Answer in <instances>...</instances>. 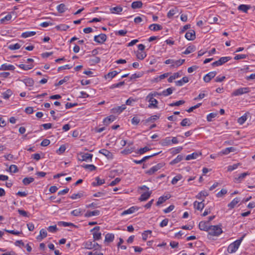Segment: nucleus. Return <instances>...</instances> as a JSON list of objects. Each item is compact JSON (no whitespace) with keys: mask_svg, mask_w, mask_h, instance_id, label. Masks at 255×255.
<instances>
[{"mask_svg":"<svg viewBox=\"0 0 255 255\" xmlns=\"http://www.w3.org/2000/svg\"><path fill=\"white\" fill-rule=\"evenodd\" d=\"M245 236V235H244L240 239L236 240L235 241L230 244L227 249L228 252L230 254H233L235 253L239 249Z\"/></svg>","mask_w":255,"mask_h":255,"instance_id":"obj_1","label":"nucleus"},{"mask_svg":"<svg viewBox=\"0 0 255 255\" xmlns=\"http://www.w3.org/2000/svg\"><path fill=\"white\" fill-rule=\"evenodd\" d=\"M82 245L83 248L87 250L95 249V250H101L102 248L101 246L97 243H93V242L90 240L85 242Z\"/></svg>","mask_w":255,"mask_h":255,"instance_id":"obj_2","label":"nucleus"},{"mask_svg":"<svg viewBox=\"0 0 255 255\" xmlns=\"http://www.w3.org/2000/svg\"><path fill=\"white\" fill-rule=\"evenodd\" d=\"M208 233L212 236H218L222 233V230L219 226H210Z\"/></svg>","mask_w":255,"mask_h":255,"instance_id":"obj_3","label":"nucleus"},{"mask_svg":"<svg viewBox=\"0 0 255 255\" xmlns=\"http://www.w3.org/2000/svg\"><path fill=\"white\" fill-rule=\"evenodd\" d=\"M100 227L96 226L91 230L90 232L92 233L93 238L94 241L100 240L102 238V234L100 232Z\"/></svg>","mask_w":255,"mask_h":255,"instance_id":"obj_4","label":"nucleus"},{"mask_svg":"<svg viewBox=\"0 0 255 255\" xmlns=\"http://www.w3.org/2000/svg\"><path fill=\"white\" fill-rule=\"evenodd\" d=\"M146 100L149 103L148 107L149 108L156 109L158 108V101L154 98L147 95L145 98Z\"/></svg>","mask_w":255,"mask_h":255,"instance_id":"obj_5","label":"nucleus"},{"mask_svg":"<svg viewBox=\"0 0 255 255\" xmlns=\"http://www.w3.org/2000/svg\"><path fill=\"white\" fill-rule=\"evenodd\" d=\"M250 92V88L249 87L240 88L235 90L232 93V96H238L239 95L246 94Z\"/></svg>","mask_w":255,"mask_h":255,"instance_id":"obj_6","label":"nucleus"},{"mask_svg":"<svg viewBox=\"0 0 255 255\" xmlns=\"http://www.w3.org/2000/svg\"><path fill=\"white\" fill-rule=\"evenodd\" d=\"M231 59V57H223L220 58L218 60L213 62L212 65L214 66H218L225 63Z\"/></svg>","mask_w":255,"mask_h":255,"instance_id":"obj_7","label":"nucleus"},{"mask_svg":"<svg viewBox=\"0 0 255 255\" xmlns=\"http://www.w3.org/2000/svg\"><path fill=\"white\" fill-rule=\"evenodd\" d=\"M93 154L88 153L81 154L79 160L82 161L91 162L92 161Z\"/></svg>","mask_w":255,"mask_h":255,"instance_id":"obj_8","label":"nucleus"},{"mask_svg":"<svg viewBox=\"0 0 255 255\" xmlns=\"http://www.w3.org/2000/svg\"><path fill=\"white\" fill-rule=\"evenodd\" d=\"M107 39V36L105 34H100L94 36V40L100 44L103 43Z\"/></svg>","mask_w":255,"mask_h":255,"instance_id":"obj_9","label":"nucleus"},{"mask_svg":"<svg viewBox=\"0 0 255 255\" xmlns=\"http://www.w3.org/2000/svg\"><path fill=\"white\" fill-rule=\"evenodd\" d=\"M100 214V211L98 210H95L94 211H87L85 214L84 216L86 218H90L93 216H98Z\"/></svg>","mask_w":255,"mask_h":255,"instance_id":"obj_10","label":"nucleus"},{"mask_svg":"<svg viewBox=\"0 0 255 255\" xmlns=\"http://www.w3.org/2000/svg\"><path fill=\"white\" fill-rule=\"evenodd\" d=\"M210 227L209 222L201 221L199 224V228L202 231H208Z\"/></svg>","mask_w":255,"mask_h":255,"instance_id":"obj_11","label":"nucleus"},{"mask_svg":"<svg viewBox=\"0 0 255 255\" xmlns=\"http://www.w3.org/2000/svg\"><path fill=\"white\" fill-rule=\"evenodd\" d=\"M138 210V208L136 206H132L129 208L124 211L121 215L124 216L127 215L131 214Z\"/></svg>","mask_w":255,"mask_h":255,"instance_id":"obj_12","label":"nucleus"},{"mask_svg":"<svg viewBox=\"0 0 255 255\" xmlns=\"http://www.w3.org/2000/svg\"><path fill=\"white\" fill-rule=\"evenodd\" d=\"M237 149L234 147H229L225 148V149L222 150L219 153H218V155H227L231 152H236Z\"/></svg>","mask_w":255,"mask_h":255,"instance_id":"obj_13","label":"nucleus"},{"mask_svg":"<svg viewBox=\"0 0 255 255\" xmlns=\"http://www.w3.org/2000/svg\"><path fill=\"white\" fill-rule=\"evenodd\" d=\"M85 212V210L84 209L81 208H77L75 210H73L71 211V214L73 216L76 217H80L83 215L84 212Z\"/></svg>","mask_w":255,"mask_h":255,"instance_id":"obj_14","label":"nucleus"},{"mask_svg":"<svg viewBox=\"0 0 255 255\" xmlns=\"http://www.w3.org/2000/svg\"><path fill=\"white\" fill-rule=\"evenodd\" d=\"M151 193V191H145L141 194L139 198V200L140 201H145L147 200L150 197Z\"/></svg>","mask_w":255,"mask_h":255,"instance_id":"obj_15","label":"nucleus"},{"mask_svg":"<svg viewBox=\"0 0 255 255\" xmlns=\"http://www.w3.org/2000/svg\"><path fill=\"white\" fill-rule=\"evenodd\" d=\"M216 72L215 71L208 73L204 77V81L206 83L209 82L211 80L216 76Z\"/></svg>","mask_w":255,"mask_h":255,"instance_id":"obj_16","label":"nucleus"},{"mask_svg":"<svg viewBox=\"0 0 255 255\" xmlns=\"http://www.w3.org/2000/svg\"><path fill=\"white\" fill-rule=\"evenodd\" d=\"M185 37L188 40H193L195 37V32L194 30H189L185 34Z\"/></svg>","mask_w":255,"mask_h":255,"instance_id":"obj_17","label":"nucleus"},{"mask_svg":"<svg viewBox=\"0 0 255 255\" xmlns=\"http://www.w3.org/2000/svg\"><path fill=\"white\" fill-rule=\"evenodd\" d=\"M126 108L127 107L125 105H122L121 106H118L113 108L112 109V112L114 114H120L124 110H125Z\"/></svg>","mask_w":255,"mask_h":255,"instance_id":"obj_18","label":"nucleus"},{"mask_svg":"<svg viewBox=\"0 0 255 255\" xmlns=\"http://www.w3.org/2000/svg\"><path fill=\"white\" fill-rule=\"evenodd\" d=\"M99 153L105 156L109 159H111L113 158L112 153L107 149H102L99 150Z\"/></svg>","mask_w":255,"mask_h":255,"instance_id":"obj_19","label":"nucleus"},{"mask_svg":"<svg viewBox=\"0 0 255 255\" xmlns=\"http://www.w3.org/2000/svg\"><path fill=\"white\" fill-rule=\"evenodd\" d=\"M201 155V153L200 152H193L190 154H188L186 156L185 159L186 160H190L197 158Z\"/></svg>","mask_w":255,"mask_h":255,"instance_id":"obj_20","label":"nucleus"},{"mask_svg":"<svg viewBox=\"0 0 255 255\" xmlns=\"http://www.w3.org/2000/svg\"><path fill=\"white\" fill-rule=\"evenodd\" d=\"M250 175V173L249 172H244L240 174L237 177H235L234 180L235 182L240 183L247 176Z\"/></svg>","mask_w":255,"mask_h":255,"instance_id":"obj_21","label":"nucleus"},{"mask_svg":"<svg viewBox=\"0 0 255 255\" xmlns=\"http://www.w3.org/2000/svg\"><path fill=\"white\" fill-rule=\"evenodd\" d=\"M47 233L46 230L44 229H42L41 230H40V231L39 232V235L38 236H37V237H36V239L38 241H41L43 239L46 238L47 237Z\"/></svg>","mask_w":255,"mask_h":255,"instance_id":"obj_22","label":"nucleus"},{"mask_svg":"<svg viewBox=\"0 0 255 255\" xmlns=\"http://www.w3.org/2000/svg\"><path fill=\"white\" fill-rule=\"evenodd\" d=\"M170 198V195L169 194H167L165 196H162L159 197L158 200L156 202V205L159 206L160 204L165 202L167 200Z\"/></svg>","mask_w":255,"mask_h":255,"instance_id":"obj_23","label":"nucleus"},{"mask_svg":"<svg viewBox=\"0 0 255 255\" xmlns=\"http://www.w3.org/2000/svg\"><path fill=\"white\" fill-rule=\"evenodd\" d=\"M15 69V67L13 65L7 64L6 63L3 64L0 67V70H11L13 71Z\"/></svg>","mask_w":255,"mask_h":255,"instance_id":"obj_24","label":"nucleus"},{"mask_svg":"<svg viewBox=\"0 0 255 255\" xmlns=\"http://www.w3.org/2000/svg\"><path fill=\"white\" fill-rule=\"evenodd\" d=\"M152 236V231L146 230L143 232L141 234L142 239L143 241H145L149 238Z\"/></svg>","mask_w":255,"mask_h":255,"instance_id":"obj_25","label":"nucleus"},{"mask_svg":"<svg viewBox=\"0 0 255 255\" xmlns=\"http://www.w3.org/2000/svg\"><path fill=\"white\" fill-rule=\"evenodd\" d=\"M203 201L204 200L201 202L195 201L193 204L194 208L197 210L201 211L204 208Z\"/></svg>","mask_w":255,"mask_h":255,"instance_id":"obj_26","label":"nucleus"},{"mask_svg":"<svg viewBox=\"0 0 255 255\" xmlns=\"http://www.w3.org/2000/svg\"><path fill=\"white\" fill-rule=\"evenodd\" d=\"M115 239V235L112 233H108L105 235V243H110L112 242Z\"/></svg>","mask_w":255,"mask_h":255,"instance_id":"obj_27","label":"nucleus"},{"mask_svg":"<svg viewBox=\"0 0 255 255\" xmlns=\"http://www.w3.org/2000/svg\"><path fill=\"white\" fill-rule=\"evenodd\" d=\"M115 119H116V118L114 116L111 115V116L106 118L105 119H104V120H103V123H104V125L108 126L110 123H111L112 122L114 121L115 120Z\"/></svg>","mask_w":255,"mask_h":255,"instance_id":"obj_28","label":"nucleus"},{"mask_svg":"<svg viewBox=\"0 0 255 255\" xmlns=\"http://www.w3.org/2000/svg\"><path fill=\"white\" fill-rule=\"evenodd\" d=\"M240 201L239 198L236 197L234 198L228 205V206L230 209L234 208Z\"/></svg>","mask_w":255,"mask_h":255,"instance_id":"obj_29","label":"nucleus"},{"mask_svg":"<svg viewBox=\"0 0 255 255\" xmlns=\"http://www.w3.org/2000/svg\"><path fill=\"white\" fill-rule=\"evenodd\" d=\"M209 195L208 191L206 190L201 191L199 192L196 196V197L200 200H202L203 201V198L206 197Z\"/></svg>","mask_w":255,"mask_h":255,"instance_id":"obj_30","label":"nucleus"},{"mask_svg":"<svg viewBox=\"0 0 255 255\" xmlns=\"http://www.w3.org/2000/svg\"><path fill=\"white\" fill-rule=\"evenodd\" d=\"M178 12V9L176 7H174L173 8L170 9L168 12L167 13V16L169 18H172L173 15Z\"/></svg>","mask_w":255,"mask_h":255,"instance_id":"obj_31","label":"nucleus"},{"mask_svg":"<svg viewBox=\"0 0 255 255\" xmlns=\"http://www.w3.org/2000/svg\"><path fill=\"white\" fill-rule=\"evenodd\" d=\"M149 29L152 31H158L162 29L161 25L158 24H152L149 26Z\"/></svg>","mask_w":255,"mask_h":255,"instance_id":"obj_32","label":"nucleus"},{"mask_svg":"<svg viewBox=\"0 0 255 255\" xmlns=\"http://www.w3.org/2000/svg\"><path fill=\"white\" fill-rule=\"evenodd\" d=\"M142 6V2L141 1H135L132 2L131 6L133 9L140 8Z\"/></svg>","mask_w":255,"mask_h":255,"instance_id":"obj_33","label":"nucleus"},{"mask_svg":"<svg viewBox=\"0 0 255 255\" xmlns=\"http://www.w3.org/2000/svg\"><path fill=\"white\" fill-rule=\"evenodd\" d=\"M251 6L249 5L241 4L238 6V9L244 12L247 13L249 9L251 8Z\"/></svg>","mask_w":255,"mask_h":255,"instance_id":"obj_34","label":"nucleus"},{"mask_svg":"<svg viewBox=\"0 0 255 255\" xmlns=\"http://www.w3.org/2000/svg\"><path fill=\"white\" fill-rule=\"evenodd\" d=\"M189 80L188 77H183L182 79L177 81L175 82L176 85L177 86H181L183 85L184 83H186L188 82Z\"/></svg>","mask_w":255,"mask_h":255,"instance_id":"obj_35","label":"nucleus"},{"mask_svg":"<svg viewBox=\"0 0 255 255\" xmlns=\"http://www.w3.org/2000/svg\"><path fill=\"white\" fill-rule=\"evenodd\" d=\"M183 158V156L182 155L179 154L178 155L175 159L172 160L170 162V164L174 165L176 163L180 162Z\"/></svg>","mask_w":255,"mask_h":255,"instance_id":"obj_36","label":"nucleus"},{"mask_svg":"<svg viewBox=\"0 0 255 255\" xmlns=\"http://www.w3.org/2000/svg\"><path fill=\"white\" fill-rule=\"evenodd\" d=\"M82 166L89 171H93L96 169V167L93 164H83Z\"/></svg>","mask_w":255,"mask_h":255,"instance_id":"obj_37","label":"nucleus"},{"mask_svg":"<svg viewBox=\"0 0 255 255\" xmlns=\"http://www.w3.org/2000/svg\"><path fill=\"white\" fill-rule=\"evenodd\" d=\"M123 10V8L120 6H116L110 8V11L112 13H120Z\"/></svg>","mask_w":255,"mask_h":255,"instance_id":"obj_38","label":"nucleus"},{"mask_svg":"<svg viewBox=\"0 0 255 255\" xmlns=\"http://www.w3.org/2000/svg\"><path fill=\"white\" fill-rule=\"evenodd\" d=\"M84 196V194L82 192H79L77 193H74L73 194L70 198L73 200H75L77 199L81 198V197Z\"/></svg>","mask_w":255,"mask_h":255,"instance_id":"obj_39","label":"nucleus"},{"mask_svg":"<svg viewBox=\"0 0 255 255\" xmlns=\"http://www.w3.org/2000/svg\"><path fill=\"white\" fill-rule=\"evenodd\" d=\"M174 89L173 88H168L162 92V95L164 96H167L168 95H170L172 93Z\"/></svg>","mask_w":255,"mask_h":255,"instance_id":"obj_40","label":"nucleus"},{"mask_svg":"<svg viewBox=\"0 0 255 255\" xmlns=\"http://www.w3.org/2000/svg\"><path fill=\"white\" fill-rule=\"evenodd\" d=\"M95 181H96V183H94L93 185L94 186H100L105 183V181L104 179H101L99 177H97L95 178Z\"/></svg>","mask_w":255,"mask_h":255,"instance_id":"obj_41","label":"nucleus"},{"mask_svg":"<svg viewBox=\"0 0 255 255\" xmlns=\"http://www.w3.org/2000/svg\"><path fill=\"white\" fill-rule=\"evenodd\" d=\"M35 34L36 32L35 31H26L22 33L21 37L23 38H27L32 36Z\"/></svg>","mask_w":255,"mask_h":255,"instance_id":"obj_42","label":"nucleus"},{"mask_svg":"<svg viewBox=\"0 0 255 255\" xmlns=\"http://www.w3.org/2000/svg\"><path fill=\"white\" fill-rule=\"evenodd\" d=\"M58 225L63 227H75V225L73 223L69 222H66L64 221H60L58 223Z\"/></svg>","mask_w":255,"mask_h":255,"instance_id":"obj_43","label":"nucleus"},{"mask_svg":"<svg viewBox=\"0 0 255 255\" xmlns=\"http://www.w3.org/2000/svg\"><path fill=\"white\" fill-rule=\"evenodd\" d=\"M118 72L117 71H113L112 72L108 73L107 75H105L106 79H112L114 77H115Z\"/></svg>","mask_w":255,"mask_h":255,"instance_id":"obj_44","label":"nucleus"},{"mask_svg":"<svg viewBox=\"0 0 255 255\" xmlns=\"http://www.w3.org/2000/svg\"><path fill=\"white\" fill-rule=\"evenodd\" d=\"M136 56L138 59L143 60L146 56V54L142 51H137Z\"/></svg>","mask_w":255,"mask_h":255,"instance_id":"obj_45","label":"nucleus"},{"mask_svg":"<svg viewBox=\"0 0 255 255\" xmlns=\"http://www.w3.org/2000/svg\"><path fill=\"white\" fill-rule=\"evenodd\" d=\"M241 165L240 163L234 164L232 165H229L227 167V170L228 171H232L236 169Z\"/></svg>","mask_w":255,"mask_h":255,"instance_id":"obj_46","label":"nucleus"},{"mask_svg":"<svg viewBox=\"0 0 255 255\" xmlns=\"http://www.w3.org/2000/svg\"><path fill=\"white\" fill-rule=\"evenodd\" d=\"M26 86H32L34 84V81L31 78H26L23 80Z\"/></svg>","mask_w":255,"mask_h":255,"instance_id":"obj_47","label":"nucleus"},{"mask_svg":"<svg viewBox=\"0 0 255 255\" xmlns=\"http://www.w3.org/2000/svg\"><path fill=\"white\" fill-rule=\"evenodd\" d=\"M159 169V166L158 165H156L151 167L147 171V173L149 174H153L154 172L157 171Z\"/></svg>","mask_w":255,"mask_h":255,"instance_id":"obj_48","label":"nucleus"},{"mask_svg":"<svg viewBox=\"0 0 255 255\" xmlns=\"http://www.w3.org/2000/svg\"><path fill=\"white\" fill-rule=\"evenodd\" d=\"M247 119V114H245L243 116L239 118L238 120V122L240 125H243Z\"/></svg>","mask_w":255,"mask_h":255,"instance_id":"obj_49","label":"nucleus"},{"mask_svg":"<svg viewBox=\"0 0 255 255\" xmlns=\"http://www.w3.org/2000/svg\"><path fill=\"white\" fill-rule=\"evenodd\" d=\"M182 178V176L180 174H177L175 177H174L171 181V183L172 184H176L178 181L181 180Z\"/></svg>","mask_w":255,"mask_h":255,"instance_id":"obj_50","label":"nucleus"},{"mask_svg":"<svg viewBox=\"0 0 255 255\" xmlns=\"http://www.w3.org/2000/svg\"><path fill=\"white\" fill-rule=\"evenodd\" d=\"M195 50V48L194 46H189L186 48V49L183 52V54H190V53L194 52Z\"/></svg>","mask_w":255,"mask_h":255,"instance_id":"obj_51","label":"nucleus"},{"mask_svg":"<svg viewBox=\"0 0 255 255\" xmlns=\"http://www.w3.org/2000/svg\"><path fill=\"white\" fill-rule=\"evenodd\" d=\"M4 231L14 235H20L21 234H22V231H19L17 230H10L5 229Z\"/></svg>","mask_w":255,"mask_h":255,"instance_id":"obj_52","label":"nucleus"},{"mask_svg":"<svg viewBox=\"0 0 255 255\" xmlns=\"http://www.w3.org/2000/svg\"><path fill=\"white\" fill-rule=\"evenodd\" d=\"M57 9L59 12L63 13L66 10V6L63 3L60 4L57 6Z\"/></svg>","mask_w":255,"mask_h":255,"instance_id":"obj_53","label":"nucleus"},{"mask_svg":"<svg viewBox=\"0 0 255 255\" xmlns=\"http://www.w3.org/2000/svg\"><path fill=\"white\" fill-rule=\"evenodd\" d=\"M69 28V25H66V24H60L59 25H57L56 26V28L57 29V30H66L67 29H68Z\"/></svg>","mask_w":255,"mask_h":255,"instance_id":"obj_54","label":"nucleus"},{"mask_svg":"<svg viewBox=\"0 0 255 255\" xmlns=\"http://www.w3.org/2000/svg\"><path fill=\"white\" fill-rule=\"evenodd\" d=\"M34 181V178L32 177H26L24 178L22 182L24 185H28L29 184L32 183Z\"/></svg>","mask_w":255,"mask_h":255,"instance_id":"obj_55","label":"nucleus"},{"mask_svg":"<svg viewBox=\"0 0 255 255\" xmlns=\"http://www.w3.org/2000/svg\"><path fill=\"white\" fill-rule=\"evenodd\" d=\"M66 147L65 144H62V145L56 150V153L58 154H61L64 153L66 149Z\"/></svg>","mask_w":255,"mask_h":255,"instance_id":"obj_56","label":"nucleus"},{"mask_svg":"<svg viewBox=\"0 0 255 255\" xmlns=\"http://www.w3.org/2000/svg\"><path fill=\"white\" fill-rule=\"evenodd\" d=\"M151 147L150 146H146L143 148H141L138 150V153L139 154H143L144 153L146 152V151L151 149Z\"/></svg>","mask_w":255,"mask_h":255,"instance_id":"obj_57","label":"nucleus"},{"mask_svg":"<svg viewBox=\"0 0 255 255\" xmlns=\"http://www.w3.org/2000/svg\"><path fill=\"white\" fill-rule=\"evenodd\" d=\"M185 60L184 59H179L178 60H175V62L174 65H171V67H178L184 62Z\"/></svg>","mask_w":255,"mask_h":255,"instance_id":"obj_58","label":"nucleus"},{"mask_svg":"<svg viewBox=\"0 0 255 255\" xmlns=\"http://www.w3.org/2000/svg\"><path fill=\"white\" fill-rule=\"evenodd\" d=\"M133 149L130 147H127L125 149L121 151V153L123 154H128L133 151Z\"/></svg>","mask_w":255,"mask_h":255,"instance_id":"obj_59","label":"nucleus"},{"mask_svg":"<svg viewBox=\"0 0 255 255\" xmlns=\"http://www.w3.org/2000/svg\"><path fill=\"white\" fill-rule=\"evenodd\" d=\"M227 193V190L226 189H222L220 192L217 193L216 196L218 198H222Z\"/></svg>","mask_w":255,"mask_h":255,"instance_id":"obj_60","label":"nucleus"},{"mask_svg":"<svg viewBox=\"0 0 255 255\" xmlns=\"http://www.w3.org/2000/svg\"><path fill=\"white\" fill-rule=\"evenodd\" d=\"M180 125L182 127H185L187 126H189L191 125V123H190L189 119L185 118L182 121V122L180 123Z\"/></svg>","mask_w":255,"mask_h":255,"instance_id":"obj_61","label":"nucleus"},{"mask_svg":"<svg viewBox=\"0 0 255 255\" xmlns=\"http://www.w3.org/2000/svg\"><path fill=\"white\" fill-rule=\"evenodd\" d=\"M20 45L18 43H15L14 44H11L8 46V48L10 50H17L20 48Z\"/></svg>","mask_w":255,"mask_h":255,"instance_id":"obj_62","label":"nucleus"},{"mask_svg":"<svg viewBox=\"0 0 255 255\" xmlns=\"http://www.w3.org/2000/svg\"><path fill=\"white\" fill-rule=\"evenodd\" d=\"M9 171L12 173H16L18 171V168L15 165H11L9 168Z\"/></svg>","mask_w":255,"mask_h":255,"instance_id":"obj_63","label":"nucleus"},{"mask_svg":"<svg viewBox=\"0 0 255 255\" xmlns=\"http://www.w3.org/2000/svg\"><path fill=\"white\" fill-rule=\"evenodd\" d=\"M11 91L10 90H7L5 92L2 93V97L4 99H7L11 96Z\"/></svg>","mask_w":255,"mask_h":255,"instance_id":"obj_64","label":"nucleus"}]
</instances>
